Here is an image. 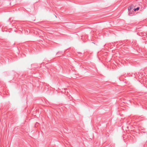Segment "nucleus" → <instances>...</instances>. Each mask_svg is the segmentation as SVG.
Wrapping results in <instances>:
<instances>
[{"label": "nucleus", "instance_id": "nucleus-1", "mask_svg": "<svg viewBox=\"0 0 147 147\" xmlns=\"http://www.w3.org/2000/svg\"><path fill=\"white\" fill-rule=\"evenodd\" d=\"M133 8L130 6L128 7V9L129 12V13H130V12H131V11H132L133 9Z\"/></svg>", "mask_w": 147, "mask_h": 147}, {"label": "nucleus", "instance_id": "nucleus-2", "mask_svg": "<svg viewBox=\"0 0 147 147\" xmlns=\"http://www.w3.org/2000/svg\"><path fill=\"white\" fill-rule=\"evenodd\" d=\"M134 11L132 10V11H131V12H130V13H129V15L130 16H132L133 15V14H134V12H133Z\"/></svg>", "mask_w": 147, "mask_h": 147}, {"label": "nucleus", "instance_id": "nucleus-3", "mask_svg": "<svg viewBox=\"0 0 147 147\" xmlns=\"http://www.w3.org/2000/svg\"><path fill=\"white\" fill-rule=\"evenodd\" d=\"M139 7H137L136 8L134 9H133V10L134 11L133 12L135 11L136 10H138L139 9Z\"/></svg>", "mask_w": 147, "mask_h": 147}]
</instances>
